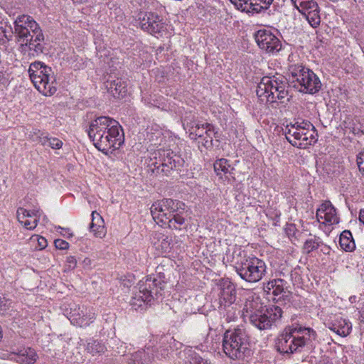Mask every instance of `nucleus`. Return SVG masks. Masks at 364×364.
<instances>
[{"instance_id":"1","label":"nucleus","mask_w":364,"mask_h":364,"mask_svg":"<svg viewBox=\"0 0 364 364\" xmlns=\"http://www.w3.org/2000/svg\"><path fill=\"white\" fill-rule=\"evenodd\" d=\"M89 139L100 151L107 154L124 144V132L119 123L107 116H100L90 121L85 129Z\"/></svg>"},{"instance_id":"2","label":"nucleus","mask_w":364,"mask_h":364,"mask_svg":"<svg viewBox=\"0 0 364 364\" xmlns=\"http://www.w3.org/2000/svg\"><path fill=\"white\" fill-rule=\"evenodd\" d=\"M227 253L228 260L233 264L237 274L244 281L256 283L262 279L267 273L265 262L255 257L247 256L246 252L240 247L235 246L232 252Z\"/></svg>"},{"instance_id":"3","label":"nucleus","mask_w":364,"mask_h":364,"mask_svg":"<svg viewBox=\"0 0 364 364\" xmlns=\"http://www.w3.org/2000/svg\"><path fill=\"white\" fill-rule=\"evenodd\" d=\"M242 311L243 317H247L250 323L259 330L271 328L282 318L283 314L279 306H264L258 296H249Z\"/></svg>"},{"instance_id":"4","label":"nucleus","mask_w":364,"mask_h":364,"mask_svg":"<svg viewBox=\"0 0 364 364\" xmlns=\"http://www.w3.org/2000/svg\"><path fill=\"white\" fill-rule=\"evenodd\" d=\"M14 24L16 41L21 46L28 47L33 55L41 54L44 48V36L33 18L28 15H21L16 18Z\"/></svg>"},{"instance_id":"5","label":"nucleus","mask_w":364,"mask_h":364,"mask_svg":"<svg viewBox=\"0 0 364 364\" xmlns=\"http://www.w3.org/2000/svg\"><path fill=\"white\" fill-rule=\"evenodd\" d=\"M316 338V333L311 328L299 325L287 326L278 336L276 346L282 353H293L301 350Z\"/></svg>"},{"instance_id":"6","label":"nucleus","mask_w":364,"mask_h":364,"mask_svg":"<svg viewBox=\"0 0 364 364\" xmlns=\"http://www.w3.org/2000/svg\"><path fill=\"white\" fill-rule=\"evenodd\" d=\"M164 282L157 275H150L139 282L130 300V305L135 310L143 309L161 295Z\"/></svg>"},{"instance_id":"7","label":"nucleus","mask_w":364,"mask_h":364,"mask_svg":"<svg viewBox=\"0 0 364 364\" xmlns=\"http://www.w3.org/2000/svg\"><path fill=\"white\" fill-rule=\"evenodd\" d=\"M288 74L290 84L300 92L314 95L321 89L319 77L302 63H290Z\"/></svg>"},{"instance_id":"8","label":"nucleus","mask_w":364,"mask_h":364,"mask_svg":"<svg viewBox=\"0 0 364 364\" xmlns=\"http://www.w3.org/2000/svg\"><path fill=\"white\" fill-rule=\"evenodd\" d=\"M288 82L282 75L264 76L257 85L256 93L262 102L284 103L288 100Z\"/></svg>"},{"instance_id":"9","label":"nucleus","mask_w":364,"mask_h":364,"mask_svg":"<svg viewBox=\"0 0 364 364\" xmlns=\"http://www.w3.org/2000/svg\"><path fill=\"white\" fill-rule=\"evenodd\" d=\"M284 134L287 141L294 146L306 149L318 141V132L308 120L297 119L287 124Z\"/></svg>"},{"instance_id":"10","label":"nucleus","mask_w":364,"mask_h":364,"mask_svg":"<svg viewBox=\"0 0 364 364\" xmlns=\"http://www.w3.org/2000/svg\"><path fill=\"white\" fill-rule=\"evenodd\" d=\"M223 350L232 360L243 359L250 351L245 331L240 328L227 331L223 338Z\"/></svg>"},{"instance_id":"11","label":"nucleus","mask_w":364,"mask_h":364,"mask_svg":"<svg viewBox=\"0 0 364 364\" xmlns=\"http://www.w3.org/2000/svg\"><path fill=\"white\" fill-rule=\"evenodd\" d=\"M31 80L43 95L51 96L57 91V82L52 68L43 63L36 61L28 68Z\"/></svg>"},{"instance_id":"12","label":"nucleus","mask_w":364,"mask_h":364,"mask_svg":"<svg viewBox=\"0 0 364 364\" xmlns=\"http://www.w3.org/2000/svg\"><path fill=\"white\" fill-rule=\"evenodd\" d=\"M152 154L150 166H154L152 171L156 173L168 175L171 171L178 170L184 164V160L171 149H159Z\"/></svg>"},{"instance_id":"13","label":"nucleus","mask_w":364,"mask_h":364,"mask_svg":"<svg viewBox=\"0 0 364 364\" xmlns=\"http://www.w3.org/2000/svg\"><path fill=\"white\" fill-rule=\"evenodd\" d=\"M184 203L179 200L165 198L152 204L151 213L154 221L162 227L164 226V223L170 221L167 220L173 212L184 210Z\"/></svg>"},{"instance_id":"14","label":"nucleus","mask_w":364,"mask_h":364,"mask_svg":"<svg viewBox=\"0 0 364 364\" xmlns=\"http://www.w3.org/2000/svg\"><path fill=\"white\" fill-rule=\"evenodd\" d=\"M68 318L73 325L84 328L94 322L95 313L91 307L71 304Z\"/></svg>"},{"instance_id":"15","label":"nucleus","mask_w":364,"mask_h":364,"mask_svg":"<svg viewBox=\"0 0 364 364\" xmlns=\"http://www.w3.org/2000/svg\"><path fill=\"white\" fill-rule=\"evenodd\" d=\"M291 1L294 6L305 17L311 27L317 28L320 25V8L315 0Z\"/></svg>"},{"instance_id":"16","label":"nucleus","mask_w":364,"mask_h":364,"mask_svg":"<svg viewBox=\"0 0 364 364\" xmlns=\"http://www.w3.org/2000/svg\"><path fill=\"white\" fill-rule=\"evenodd\" d=\"M287 282L282 279H274L264 284L263 289L268 299L275 302L289 301L291 292L287 287Z\"/></svg>"},{"instance_id":"17","label":"nucleus","mask_w":364,"mask_h":364,"mask_svg":"<svg viewBox=\"0 0 364 364\" xmlns=\"http://www.w3.org/2000/svg\"><path fill=\"white\" fill-rule=\"evenodd\" d=\"M255 38L258 46L267 53L274 54L282 49L280 40L269 30H259Z\"/></svg>"},{"instance_id":"18","label":"nucleus","mask_w":364,"mask_h":364,"mask_svg":"<svg viewBox=\"0 0 364 364\" xmlns=\"http://www.w3.org/2000/svg\"><path fill=\"white\" fill-rule=\"evenodd\" d=\"M141 28L151 35L162 33L166 29L165 23L157 14L148 12L139 18Z\"/></svg>"},{"instance_id":"19","label":"nucleus","mask_w":364,"mask_h":364,"mask_svg":"<svg viewBox=\"0 0 364 364\" xmlns=\"http://www.w3.org/2000/svg\"><path fill=\"white\" fill-rule=\"evenodd\" d=\"M318 220L325 225H331L339 223L336 210L330 201L323 202L316 211Z\"/></svg>"},{"instance_id":"20","label":"nucleus","mask_w":364,"mask_h":364,"mask_svg":"<svg viewBox=\"0 0 364 364\" xmlns=\"http://www.w3.org/2000/svg\"><path fill=\"white\" fill-rule=\"evenodd\" d=\"M18 220L28 230H33L38 224L41 213L38 209L28 210L19 208L16 212Z\"/></svg>"},{"instance_id":"21","label":"nucleus","mask_w":364,"mask_h":364,"mask_svg":"<svg viewBox=\"0 0 364 364\" xmlns=\"http://www.w3.org/2000/svg\"><path fill=\"white\" fill-rule=\"evenodd\" d=\"M326 326L338 335L346 337L352 330L351 323L341 316H335L326 324Z\"/></svg>"},{"instance_id":"22","label":"nucleus","mask_w":364,"mask_h":364,"mask_svg":"<svg viewBox=\"0 0 364 364\" xmlns=\"http://www.w3.org/2000/svg\"><path fill=\"white\" fill-rule=\"evenodd\" d=\"M151 242L161 254L168 253L172 248L171 238L161 232H154L151 237Z\"/></svg>"},{"instance_id":"23","label":"nucleus","mask_w":364,"mask_h":364,"mask_svg":"<svg viewBox=\"0 0 364 364\" xmlns=\"http://www.w3.org/2000/svg\"><path fill=\"white\" fill-rule=\"evenodd\" d=\"M236 299V291L230 284H228L226 287H223L220 292L219 295V303H220V311H223V306L224 309L227 306L233 305Z\"/></svg>"},{"instance_id":"24","label":"nucleus","mask_w":364,"mask_h":364,"mask_svg":"<svg viewBox=\"0 0 364 364\" xmlns=\"http://www.w3.org/2000/svg\"><path fill=\"white\" fill-rule=\"evenodd\" d=\"M38 358L36 350L31 348L20 350L14 354L13 359L19 364H35Z\"/></svg>"},{"instance_id":"25","label":"nucleus","mask_w":364,"mask_h":364,"mask_svg":"<svg viewBox=\"0 0 364 364\" xmlns=\"http://www.w3.org/2000/svg\"><path fill=\"white\" fill-rule=\"evenodd\" d=\"M153 359V350L149 347L131 354L129 364H150Z\"/></svg>"},{"instance_id":"26","label":"nucleus","mask_w":364,"mask_h":364,"mask_svg":"<svg viewBox=\"0 0 364 364\" xmlns=\"http://www.w3.org/2000/svg\"><path fill=\"white\" fill-rule=\"evenodd\" d=\"M91 216L92 222L90 225V230L95 237L102 238L105 235L104 220L97 211H92Z\"/></svg>"},{"instance_id":"27","label":"nucleus","mask_w":364,"mask_h":364,"mask_svg":"<svg viewBox=\"0 0 364 364\" xmlns=\"http://www.w3.org/2000/svg\"><path fill=\"white\" fill-rule=\"evenodd\" d=\"M274 0H247L248 6H245L244 11L247 13H260L267 10Z\"/></svg>"},{"instance_id":"28","label":"nucleus","mask_w":364,"mask_h":364,"mask_svg":"<svg viewBox=\"0 0 364 364\" xmlns=\"http://www.w3.org/2000/svg\"><path fill=\"white\" fill-rule=\"evenodd\" d=\"M339 245L341 248L345 252H352L355 250V243L350 231L344 230L341 233Z\"/></svg>"},{"instance_id":"29","label":"nucleus","mask_w":364,"mask_h":364,"mask_svg":"<svg viewBox=\"0 0 364 364\" xmlns=\"http://www.w3.org/2000/svg\"><path fill=\"white\" fill-rule=\"evenodd\" d=\"M107 86L113 95H118L119 97H124L127 91L126 82L118 78L113 80H108Z\"/></svg>"},{"instance_id":"30","label":"nucleus","mask_w":364,"mask_h":364,"mask_svg":"<svg viewBox=\"0 0 364 364\" xmlns=\"http://www.w3.org/2000/svg\"><path fill=\"white\" fill-rule=\"evenodd\" d=\"M183 210L173 212L171 216L167 220L168 223H164V226L168 225L170 228L181 230L185 225L186 218L183 216Z\"/></svg>"},{"instance_id":"31","label":"nucleus","mask_w":364,"mask_h":364,"mask_svg":"<svg viewBox=\"0 0 364 364\" xmlns=\"http://www.w3.org/2000/svg\"><path fill=\"white\" fill-rule=\"evenodd\" d=\"M40 135L38 136L39 142L43 146H48L52 149H59L63 146V142L58 138L49 137L45 133H41L38 132Z\"/></svg>"},{"instance_id":"32","label":"nucleus","mask_w":364,"mask_h":364,"mask_svg":"<svg viewBox=\"0 0 364 364\" xmlns=\"http://www.w3.org/2000/svg\"><path fill=\"white\" fill-rule=\"evenodd\" d=\"M203 129H205V134L210 139H205V141H202V145L206 148L212 146L213 137H216L217 132L214 126L209 123L202 124Z\"/></svg>"},{"instance_id":"33","label":"nucleus","mask_w":364,"mask_h":364,"mask_svg":"<svg viewBox=\"0 0 364 364\" xmlns=\"http://www.w3.org/2000/svg\"><path fill=\"white\" fill-rule=\"evenodd\" d=\"M233 169L226 159H220L214 163V170L217 175H220L222 172L225 174L231 173Z\"/></svg>"},{"instance_id":"34","label":"nucleus","mask_w":364,"mask_h":364,"mask_svg":"<svg viewBox=\"0 0 364 364\" xmlns=\"http://www.w3.org/2000/svg\"><path fill=\"white\" fill-rule=\"evenodd\" d=\"M86 350L94 355L97 353H104L106 350V347L103 343L97 340L90 339L86 345Z\"/></svg>"},{"instance_id":"35","label":"nucleus","mask_w":364,"mask_h":364,"mask_svg":"<svg viewBox=\"0 0 364 364\" xmlns=\"http://www.w3.org/2000/svg\"><path fill=\"white\" fill-rule=\"evenodd\" d=\"M220 314L223 315V318L228 323L234 321L237 318V314L240 313L236 308V305H229L224 309L223 306V311H220Z\"/></svg>"},{"instance_id":"36","label":"nucleus","mask_w":364,"mask_h":364,"mask_svg":"<svg viewBox=\"0 0 364 364\" xmlns=\"http://www.w3.org/2000/svg\"><path fill=\"white\" fill-rule=\"evenodd\" d=\"M185 354L189 364H210L207 360L203 359L193 349H188Z\"/></svg>"},{"instance_id":"37","label":"nucleus","mask_w":364,"mask_h":364,"mask_svg":"<svg viewBox=\"0 0 364 364\" xmlns=\"http://www.w3.org/2000/svg\"><path fill=\"white\" fill-rule=\"evenodd\" d=\"M205 129L202 128V124L195 123L189 129L191 139L196 140L204 136Z\"/></svg>"},{"instance_id":"38","label":"nucleus","mask_w":364,"mask_h":364,"mask_svg":"<svg viewBox=\"0 0 364 364\" xmlns=\"http://www.w3.org/2000/svg\"><path fill=\"white\" fill-rule=\"evenodd\" d=\"M12 310V301L4 295H0V314H9Z\"/></svg>"},{"instance_id":"39","label":"nucleus","mask_w":364,"mask_h":364,"mask_svg":"<svg viewBox=\"0 0 364 364\" xmlns=\"http://www.w3.org/2000/svg\"><path fill=\"white\" fill-rule=\"evenodd\" d=\"M321 244H322V242L319 238H310L305 242L304 245V250L306 252L310 253L311 252L318 249Z\"/></svg>"},{"instance_id":"40","label":"nucleus","mask_w":364,"mask_h":364,"mask_svg":"<svg viewBox=\"0 0 364 364\" xmlns=\"http://www.w3.org/2000/svg\"><path fill=\"white\" fill-rule=\"evenodd\" d=\"M356 163L359 171L364 174V151H361L357 155Z\"/></svg>"},{"instance_id":"41","label":"nucleus","mask_w":364,"mask_h":364,"mask_svg":"<svg viewBox=\"0 0 364 364\" xmlns=\"http://www.w3.org/2000/svg\"><path fill=\"white\" fill-rule=\"evenodd\" d=\"M55 246L59 250H67L69 247V243L62 239H57L54 241Z\"/></svg>"},{"instance_id":"42","label":"nucleus","mask_w":364,"mask_h":364,"mask_svg":"<svg viewBox=\"0 0 364 364\" xmlns=\"http://www.w3.org/2000/svg\"><path fill=\"white\" fill-rule=\"evenodd\" d=\"M77 264V260L75 257L69 256L66 258V266L69 269H73Z\"/></svg>"},{"instance_id":"43","label":"nucleus","mask_w":364,"mask_h":364,"mask_svg":"<svg viewBox=\"0 0 364 364\" xmlns=\"http://www.w3.org/2000/svg\"><path fill=\"white\" fill-rule=\"evenodd\" d=\"M232 4H233L238 9L244 11L245 6H248L249 1L247 0H230Z\"/></svg>"},{"instance_id":"44","label":"nucleus","mask_w":364,"mask_h":364,"mask_svg":"<svg viewBox=\"0 0 364 364\" xmlns=\"http://www.w3.org/2000/svg\"><path fill=\"white\" fill-rule=\"evenodd\" d=\"M38 240V245L40 250L44 249L47 246V240L43 237L36 236Z\"/></svg>"},{"instance_id":"45","label":"nucleus","mask_w":364,"mask_h":364,"mask_svg":"<svg viewBox=\"0 0 364 364\" xmlns=\"http://www.w3.org/2000/svg\"><path fill=\"white\" fill-rule=\"evenodd\" d=\"M209 345H208V338H205L203 343H201L200 344V349L203 351H205V350H209Z\"/></svg>"},{"instance_id":"46","label":"nucleus","mask_w":364,"mask_h":364,"mask_svg":"<svg viewBox=\"0 0 364 364\" xmlns=\"http://www.w3.org/2000/svg\"><path fill=\"white\" fill-rule=\"evenodd\" d=\"M125 343H122L119 348H118L117 353L122 355H124L126 353V350H124L123 348H126Z\"/></svg>"},{"instance_id":"47","label":"nucleus","mask_w":364,"mask_h":364,"mask_svg":"<svg viewBox=\"0 0 364 364\" xmlns=\"http://www.w3.org/2000/svg\"><path fill=\"white\" fill-rule=\"evenodd\" d=\"M6 38V36L4 31L1 28H0V43H4Z\"/></svg>"},{"instance_id":"48","label":"nucleus","mask_w":364,"mask_h":364,"mask_svg":"<svg viewBox=\"0 0 364 364\" xmlns=\"http://www.w3.org/2000/svg\"><path fill=\"white\" fill-rule=\"evenodd\" d=\"M359 220L364 225V210H361L359 214Z\"/></svg>"},{"instance_id":"49","label":"nucleus","mask_w":364,"mask_h":364,"mask_svg":"<svg viewBox=\"0 0 364 364\" xmlns=\"http://www.w3.org/2000/svg\"><path fill=\"white\" fill-rule=\"evenodd\" d=\"M199 139H200V141L198 142L202 144V141H205V139H210L208 138L207 136L204 134V136L200 138Z\"/></svg>"},{"instance_id":"50","label":"nucleus","mask_w":364,"mask_h":364,"mask_svg":"<svg viewBox=\"0 0 364 364\" xmlns=\"http://www.w3.org/2000/svg\"><path fill=\"white\" fill-rule=\"evenodd\" d=\"M75 3H82L86 1L87 0H72Z\"/></svg>"}]
</instances>
